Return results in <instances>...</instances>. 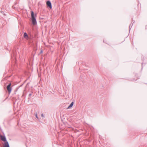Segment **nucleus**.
<instances>
[{
	"instance_id": "f257e3e1",
	"label": "nucleus",
	"mask_w": 147,
	"mask_h": 147,
	"mask_svg": "<svg viewBox=\"0 0 147 147\" xmlns=\"http://www.w3.org/2000/svg\"><path fill=\"white\" fill-rule=\"evenodd\" d=\"M31 16L32 24L33 25H35L36 24L37 22L35 17L34 16V13L33 11H31Z\"/></svg>"
},
{
	"instance_id": "f03ea898",
	"label": "nucleus",
	"mask_w": 147,
	"mask_h": 147,
	"mask_svg": "<svg viewBox=\"0 0 147 147\" xmlns=\"http://www.w3.org/2000/svg\"><path fill=\"white\" fill-rule=\"evenodd\" d=\"M11 85V84L10 83L7 85V90L9 93H10L11 90V88L10 87Z\"/></svg>"
},
{
	"instance_id": "7ed1b4c3",
	"label": "nucleus",
	"mask_w": 147,
	"mask_h": 147,
	"mask_svg": "<svg viewBox=\"0 0 147 147\" xmlns=\"http://www.w3.org/2000/svg\"><path fill=\"white\" fill-rule=\"evenodd\" d=\"M47 6L50 9L52 8V5L51 1H47L46 3Z\"/></svg>"
},
{
	"instance_id": "20e7f679",
	"label": "nucleus",
	"mask_w": 147,
	"mask_h": 147,
	"mask_svg": "<svg viewBox=\"0 0 147 147\" xmlns=\"http://www.w3.org/2000/svg\"><path fill=\"white\" fill-rule=\"evenodd\" d=\"M1 139L4 142H6L7 141H6V138L5 136H0Z\"/></svg>"
},
{
	"instance_id": "39448f33",
	"label": "nucleus",
	"mask_w": 147,
	"mask_h": 147,
	"mask_svg": "<svg viewBox=\"0 0 147 147\" xmlns=\"http://www.w3.org/2000/svg\"><path fill=\"white\" fill-rule=\"evenodd\" d=\"M4 147H9V144L7 141L5 142Z\"/></svg>"
},
{
	"instance_id": "423d86ee",
	"label": "nucleus",
	"mask_w": 147,
	"mask_h": 147,
	"mask_svg": "<svg viewBox=\"0 0 147 147\" xmlns=\"http://www.w3.org/2000/svg\"><path fill=\"white\" fill-rule=\"evenodd\" d=\"M73 105H74V102H72L71 103L70 105L67 107V109H70V108H71V107H72V106H73Z\"/></svg>"
},
{
	"instance_id": "0eeeda50",
	"label": "nucleus",
	"mask_w": 147,
	"mask_h": 147,
	"mask_svg": "<svg viewBox=\"0 0 147 147\" xmlns=\"http://www.w3.org/2000/svg\"><path fill=\"white\" fill-rule=\"evenodd\" d=\"M24 37L26 38V37L28 36V35L26 33V32L24 33Z\"/></svg>"
},
{
	"instance_id": "6e6552de",
	"label": "nucleus",
	"mask_w": 147,
	"mask_h": 147,
	"mask_svg": "<svg viewBox=\"0 0 147 147\" xmlns=\"http://www.w3.org/2000/svg\"><path fill=\"white\" fill-rule=\"evenodd\" d=\"M35 116H36V118L38 119V116H37V114L36 113V114H35Z\"/></svg>"
},
{
	"instance_id": "1a4fd4ad",
	"label": "nucleus",
	"mask_w": 147,
	"mask_h": 147,
	"mask_svg": "<svg viewBox=\"0 0 147 147\" xmlns=\"http://www.w3.org/2000/svg\"><path fill=\"white\" fill-rule=\"evenodd\" d=\"M41 116L42 117H44V115H43V114H42L41 115Z\"/></svg>"
},
{
	"instance_id": "9d476101",
	"label": "nucleus",
	"mask_w": 147,
	"mask_h": 147,
	"mask_svg": "<svg viewBox=\"0 0 147 147\" xmlns=\"http://www.w3.org/2000/svg\"><path fill=\"white\" fill-rule=\"evenodd\" d=\"M31 95H32V94H29V96H30Z\"/></svg>"
},
{
	"instance_id": "9b49d317",
	"label": "nucleus",
	"mask_w": 147,
	"mask_h": 147,
	"mask_svg": "<svg viewBox=\"0 0 147 147\" xmlns=\"http://www.w3.org/2000/svg\"><path fill=\"white\" fill-rule=\"evenodd\" d=\"M42 50H41L40 51V53H42Z\"/></svg>"
},
{
	"instance_id": "f8f14e48",
	"label": "nucleus",
	"mask_w": 147,
	"mask_h": 147,
	"mask_svg": "<svg viewBox=\"0 0 147 147\" xmlns=\"http://www.w3.org/2000/svg\"><path fill=\"white\" fill-rule=\"evenodd\" d=\"M130 26H129V28H130Z\"/></svg>"
}]
</instances>
